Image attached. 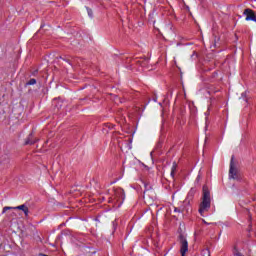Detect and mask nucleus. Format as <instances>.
<instances>
[{
    "instance_id": "obj_7",
    "label": "nucleus",
    "mask_w": 256,
    "mask_h": 256,
    "mask_svg": "<svg viewBox=\"0 0 256 256\" xmlns=\"http://www.w3.org/2000/svg\"><path fill=\"white\" fill-rule=\"evenodd\" d=\"M177 170V163H173L171 168V176L173 177L175 175V171Z\"/></svg>"
},
{
    "instance_id": "obj_2",
    "label": "nucleus",
    "mask_w": 256,
    "mask_h": 256,
    "mask_svg": "<svg viewBox=\"0 0 256 256\" xmlns=\"http://www.w3.org/2000/svg\"><path fill=\"white\" fill-rule=\"evenodd\" d=\"M11 210L23 211L25 217H29V207H27V205H25V204H22V205H19V206H16V207L6 206V207L3 208L2 213H7V211H11Z\"/></svg>"
},
{
    "instance_id": "obj_3",
    "label": "nucleus",
    "mask_w": 256,
    "mask_h": 256,
    "mask_svg": "<svg viewBox=\"0 0 256 256\" xmlns=\"http://www.w3.org/2000/svg\"><path fill=\"white\" fill-rule=\"evenodd\" d=\"M189 251V243L187 242V239L185 236H180V253L181 256H185V253Z\"/></svg>"
},
{
    "instance_id": "obj_13",
    "label": "nucleus",
    "mask_w": 256,
    "mask_h": 256,
    "mask_svg": "<svg viewBox=\"0 0 256 256\" xmlns=\"http://www.w3.org/2000/svg\"><path fill=\"white\" fill-rule=\"evenodd\" d=\"M155 30L159 33V28L157 26H154Z\"/></svg>"
},
{
    "instance_id": "obj_11",
    "label": "nucleus",
    "mask_w": 256,
    "mask_h": 256,
    "mask_svg": "<svg viewBox=\"0 0 256 256\" xmlns=\"http://www.w3.org/2000/svg\"><path fill=\"white\" fill-rule=\"evenodd\" d=\"M88 15L90 16V17H92L93 16V11L92 10H88Z\"/></svg>"
},
{
    "instance_id": "obj_9",
    "label": "nucleus",
    "mask_w": 256,
    "mask_h": 256,
    "mask_svg": "<svg viewBox=\"0 0 256 256\" xmlns=\"http://www.w3.org/2000/svg\"><path fill=\"white\" fill-rule=\"evenodd\" d=\"M35 83H37V80L30 79L29 82L27 83V85H35Z\"/></svg>"
},
{
    "instance_id": "obj_6",
    "label": "nucleus",
    "mask_w": 256,
    "mask_h": 256,
    "mask_svg": "<svg viewBox=\"0 0 256 256\" xmlns=\"http://www.w3.org/2000/svg\"><path fill=\"white\" fill-rule=\"evenodd\" d=\"M25 143L26 145H33V143H35V140H33V134L29 135Z\"/></svg>"
},
{
    "instance_id": "obj_14",
    "label": "nucleus",
    "mask_w": 256,
    "mask_h": 256,
    "mask_svg": "<svg viewBox=\"0 0 256 256\" xmlns=\"http://www.w3.org/2000/svg\"><path fill=\"white\" fill-rule=\"evenodd\" d=\"M12 215H15V213H12Z\"/></svg>"
},
{
    "instance_id": "obj_10",
    "label": "nucleus",
    "mask_w": 256,
    "mask_h": 256,
    "mask_svg": "<svg viewBox=\"0 0 256 256\" xmlns=\"http://www.w3.org/2000/svg\"><path fill=\"white\" fill-rule=\"evenodd\" d=\"M179 208V213H183L185 211V206H178Z\"/></svg>"
},
{
    "instance_id": "obj_12",
    "label": "nucleus",
    "mask_w": 256,
    "mask_h": 256,
    "mask_svg": "<svg viewBox=\"0 0 256 256\" xmlns=\"http://www.w3.org/2000/svg\"><path fill=\"white\" fill-rule=\"evenodd\" d=\"M175 213H179V206L174 208Z\"/></svg>"
},
{
    "instance_id": "obj_8",
    "label": "nucleus",
    "mask_w": 256,
    "mask_h": 256,
    "mask_svg": "<svg viewBox=\"0 0 256 256\" xmlns=\"http://www.w3.org/2000/svg\"><path fill=\"white\" fill-rule=\"evenodd\" d=\"M202 255H203V256H211V252L209 251V249H204V250L202 251Z\"/></svg>"
},
{
    "instance_id": "obj_5",
    "label": "nucleus",
    "mask_w": 256,
    "mask_h": 256,
    "mask_svg": "<svg viewBox=\"0 0 256 256\" xmlns=\"http://www.w3.org/2000/svg\"><path fill=\"white\" fill-rule=\"evenodd\" d=\"M142 67H147V63H149V58H143L142 60L138 61Z\"/></svg>"
},
{
    "instance_id": "obj_4",
    "label": "nucleus",
    "mask_w": 256,
    "mask_h": 256,
    "mask_svg": "<svg viewBox=\"0 0 256 256\" xmlns=\"http://www.w3.org/2000/svg\"><path fill=\"white\" fill-rule=\"evenodd\" d=\"M229 177H230V179H239V170H237V166H235L233 157L230 162Z\"/></svg>"
},
{
    "instance_id": "obj_1",
    "label": "nucleus",
    "mask_w": 256,
    "mask_h": 256,
    "mask_svg": "<svg viewBox=\"0 0 256 256\" xmlns=\"http://www.w3.org/2000/svg\"><path fill=\"white\" fill-rule=\"evenodd\" d=\"M202 193V201L200 203L198 211L203 217V213H207V211L211 209V192L209 191V187L203 186Z\"/></svg>"
}]
</instances>
